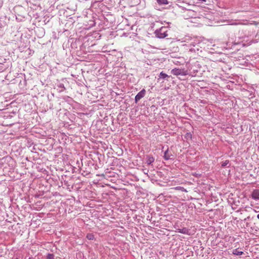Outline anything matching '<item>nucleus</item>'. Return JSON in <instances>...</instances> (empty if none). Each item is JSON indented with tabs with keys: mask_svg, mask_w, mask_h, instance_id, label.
I'll return each instance as SVG.
<instances>
[{
	"mask_svg": "<svg viewBox=\"0 0 259 259\" xmlns=\"http://www.w3.org/2000/svg\"><path fill=\"white\" fill-rule=\"evenodd\" d=\"M171 73L175 75H186L187 74V71L184 69L174 68L171 70Z\"/></svg>",
	"mask_w": 259,
	"mask_h": 259,
	"instance_id": "obj_1",
	"label": "nucleus"
},
{
	"mask_svg": "<svg viewBox=\"0 0 259 259\" xmlns=\"http://www.w3.org/2000/svg\"><path fill=\"white\" fill-rule=\"evenodd\" d=\"M146 94V90L143 89L135 97V102L137 103L140 100L143 98Z\"/></svg>",
	"mask_w": 259,
	"mask_h": 259,
	"instance_id": "obj_2",
	"label": "nucleus"
},
{
	"mask_svg": "<svg viewBox=\"0 0 259 259\" xmlns=\"http://www.w3.org/2000/svg\"><path fill=\"white\" fill-rule=\"evenodd\" d=\"M176 232L188 235H191L194 234L190 232V230L186 228H183L182 229H177Z\"/></svg>",
	"mask_w": 259,
	"mask_h": 259,
	"instance_id": "obj_3",
	"label": "nucleus"
},
{
	"mask_svg": "<svg viewBox=\"0 0 259 259\" xmlns=\"http://www.w3.org/2000/svg\"><path fill=\"white\" fill-rule=\"evenodd\" d=\"M172 156L171 153L167 149L164 152V158L165 160H168L170 159L171 157Z\"/></svg>",
	"mask_w": 259,
	"mask_h": 259,
	"instance_id": "obj_4",
	"label": "nucleus"
},
{
	"mask_svg": "<svg viewBox=\"0 0 259 259\" xmlns=\"http://www.w3.org/2000/svg\"><path fill=\"white\" fill-rule=\"evenodd\" d=\"M251 196L252 198L254 199H259V190H254L252 193Z\"/></svg>",
	"mask_w": 259,
	"mask_h": 259,
	"instance_id": "obj_5",
	"label": "nucleus"
},
{
	"mask_svg": "<svg viewBox=\"0 0 259 259\" xmlns=\"http://www.w3.org/2000/svg\"><path fill=\"white\" fill-rule=\"evenodd\" d=\"M163 30V28H161L160 29V33L159 34H158V36L160 38H164L168 35L167 33L165 31H164L163 32H161Z\"/></svg>",
	"mask_w": 259,
	"mask_h": 259,
	"instance_id": "obj_6",
	"label": "nucleus"
},
{
	"mask_svg": "<svg viewBox=\"0 0 259 259\" xmlns=\"http://www.w3.org/2000/svg\"><path fill=\"white\" fill-rule=\"evenodd\" d=\"M154 161V158L150 155H148L147 157V163L150 164Z\"/></svg>",
	"mask_w": 259,
	"mask_h": 259,
	"instance_id": "obj_7",
	"label": "nucleus"
},
{
	"mask_svg": "<svg viewBox=\"0 0 259 259\" xmlns=\"http://www.w3.org/2000/svg\"><path fill=\"white\" fill-rule=\"evenodd\" d=\"M233 254L236 255H241L243 254V252L242 251H240L238 248L235 249L233 250Z\"/></svg>",
	"mask_w": 259,
	"mask_h": 259,
	"instance_id": "obj_8",
	"label": "nucleus"
},
{
	"mask_svg": "<svg viewBox=\"0 0 259 259\" xmlns=\"http://www.w3.org/2000/svg\"><path fill=\"white\" fill-rule=\"evenodd\" d=\"M87 238L90 240H93L94 239V235L92 233H89L87 235Z\"/></svg>",
	"mask_w": 259,
	"mask_h": 259,
	"instance_id": "obj_9",
	"label": "nucleus"
},
{
	"mask_svg": "<svg viewBox=\"0 0 259 259\" xmlns=\"http://www.w3.org/2000/svg\"><path fill=\"white\" fill-rule=\"evenodd\" d=\"M157 3L159 4H162V5L168 4L167 0H157Z\"/></svg>",
	"mask_w": 259,
	"mask_h": 259,
	"instance_id": "obj_10",
	"label": "nucleus"
},
{
	"mask_svg": "<svg viewBox=\"0 0 259 259\" xmlns=\"http://www.w3.org/2000/svg\"><path fill=\"white\" fill-rule=\"evenodd\" d=\"M167 76H168V75L166 74L163 73V72H160V73L159 74V77L160 78H165Z\"/></svg>",
	"mask_w": 259,
	"mask_h": 259,
	"instance_id": "obj_11",
	"label": "nucleus"
},
{
	"mask_svg": "<svg viewBox=\"0 0 259 259\" xmlns=\"http://www.w3.org/2000/svg\"><path fill=\"white\" fill-rule=\"evenodd\" d=\"M229 163V161L228 160H226L224 161H223L221 164L222 167H225Z\"/></svg>",
	"mask_w": 259,
	"mask_h": 259,
	"instance_id": "obj_12",
	"label": "nucleus"
},
{
	"mask_svg": "<svg viewBox=\"0 0 259 259\" xmlns=\"http://www.w3.org/2000/svg\"><path fill=\"white\" fill-rule=\"evenodd\" d=\"M47 259H54V255L53 254H49L47 255Z\"/></svg>",
	"mask_w": 259,
	"mask_h": 259,
	"instance_id": "obj_13",
	"label": "nucleus"
},
{
	"mask_svg": "<svg viewBox=\"0 0 259 259\" xmlns=\"http://www.w3.org/2000/svg\"><path fill=\"white\" fill-rule=\"evenodd\" d=\"M186 135H187V137L191 138L192 135L190 134L187 133Z\"/></svg>",
	"mask_w": 259,
	"mask_h": 259,
	"instance_id": "obj_14",
	"label": "nucleus"
},
{
	"mask_svg": "<svg viewBox=\"0 0 259 259\" xmlns=\"http://www.w3.org/2000/svg\"><path fill=\"white\" fill-rule=\"evenodd\" d=\"M257 218L259 219V214L257 215Z\"/></svg>",
	"mask_w": 259,
	"mask_h": 259,
	"instance_id": "obj_15",
	"label": "nucleus"
},
{
	"mask_svg": "<svg viewBox=\"0 0 259 259\" xmlns=\"http://www.w3.org/2000/svg\"><path fill=\"white\" fill-rule=\"evenodd\" d=\"M16 259H18V258H16Z\"/></svg>",
	"mask_w": 259,
	"mask_h": 259,
	"instance_id": "obj_16",
	"label": "nucleus"
},
{
	"mask_svg": "<svg viewBox=\"0 0 259 259\" xmlns=\"http://www.w3.org/2000/svg\"><path fill=\"white\" fill-rule=\"evenodd\" d=\"M29 259H31L30 258H29Z\"/></svg>",
	"mask_w": 259,
	"mask_h": 259,
	"instance_id": "obj_17",
	"label": "nucleus"
}]
</instances>
